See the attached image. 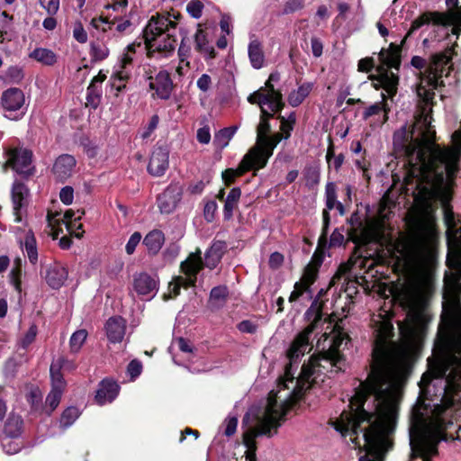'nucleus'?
Instances as JSON below:
<instances>
[{
  "label": "nucleus",
  "instance_id": "obj_4",
  "mask_svg": "<svg viewBox=\"0 0 461 461\" xmlns=\"http://www.w3.org/2000/svg\"><path fill=\"white\" fill-rule=\"evenodd\" d=\"M407 231L391 241L388 251L408 276L399 294L404 308L422 307L433 291L437 230L433 203H411L405 215Z\"/></svg>",
  "mask_w": 461,
  "mask_h": 461
},
{
  "label": "nucleus",
  "instance_id": "obj_21",
  "mask_svg": "<svg viewBox=\"0 0 461 461\" xmlns=\"http://www.w3.org/2000/svg\"><path fill=\"white\" fill-rule=\"evenodd\" d=\"M149 88L154 89L161 99H168L173 88V83L167 71H160L155 78V82L149 83Z\"/></svg>",
  "mask_w": 461,
  "mask_h": 461
},
{
  "label": "nucleus",
  "instance_id": "obj_55",
  "mask_svg": "<svg viewBox=\"0 0 461 461\" xmlns=\"http://www.w3.org/2000/svg\"><path fill=\"white\" fill-rule=\"evenodd\" d=\"M13 438H2V444L5 451L7 454L13 455L17 453L21 449V446L15 442L12 441Z\"/></svg>",
  "mask_w": 461,
  "mask_h": 461
},
{
  "label": "nucleus",
  "instance_id": "obj_34",
  "mask_svg": "<svg viewBox=\"0 0 461 461\" xmlns=\"http://www.w3.org/2000/svg\"><path fill=\"white\" fill-rule=\"evenodd\" d=\"M283 139V135L280 133H276L271 137L265 136L263 139L258 140L262 147L261 149L263 152L267 154V157H271L273 155L274 149Z\"/></svg>",
  "mask_w": 461,
  "mask_h": 461
},
{
  "label": "nucleus",
  "instance_id": "obj_39",
  "mask_svg": "<svg viewBox=\"0 0 461 461\" xmlns=\"http://www.w3.org/2000/svg\"><path fill=\"white\" fill-rule=\"evenodd\" d=\"M175 44H176V39L173 35L170 33L167 34V37L164 39L163 41L158 42V44L155 42V45L149 52V55L151 54V52L158 51V52H171L175 50Z\"/></svg>",
  "mask_w": 461,
  "mask_h": 461
},
{
  "label": "nucleus",
  "instance_id": "obj_52",
  "mask_svg": "<svg viewBox=\"0 0 461 461\" xmlns=\"http://www.w3.org/2000/svg\"><path fill=\"white\" fill-rule=\"evenodd\" d=\"M141 240V234L138 231L134 232L129 239L126 246L125 250L127 254L131 255L134 251L138 244L140 243Z\"/></svg>",
  "mask_w": 461,
  "mask_h": 461
},
{
  "label": "nucleus",
  "instance_id": "obj_35",
  "mask_svg": "<svg viewBox=\"0 0 461 461\" xmlns=\"http://www.w3.org/2000/svg\"><path fill=\"white\" fill-rule=\"evenodd\" d=\"M237 129V126L221 129L218 133L215 134L214 143L221 149L225 148L229 144L230 139L233 137Z\"/></svg>",
  "mask_w": 461,
  "mask_h": 461
},
{
  "label": "nucleus",
  "instance_id": "obj_62",
  "mask_svg": "<svg viewBox=\"0 0 461 461\" xmlns=\"http://www.w3.org/2000/svg\"><path fill=\"white\" fill-rule=\"evenodd\" d=\"M27 208L26 203H15L14 207V221L16 222H22L23 219V215L26 213Z\"/></svg>",
  "mask_w": 461,
  "mask_h": 461
},
{
  "label": "nucleus",
  "instance_id": "obj_38",
  "mask_svg": "<svg viewBox=\"0 0 461 461\" xmlns=\"http://www.w3.org/2000/svg\"><path fill=\"white\" fill-rule=\"evenodd\" d=\"M90 54L95 62L104 60L109 55V49L103 43L91 42Z\"/></svg>",
  "mask_w": 461,
  "mask_h": 461
},
{
  "label": "nucleus",
  "instance_id": "obj_10",
  "mask_svg": "<svg viewBox=\"0 0 461 461\" xmlns=\"http://www.w3.org/2000/svg\"><path fill=\"white\" fill-rule=\"evenodd\" d=\"M269 158L261 149L251 150L244 156L238 169L228 168L223 171L222 178L227 185H230L236 176H240L249 170L265 167Z\"/></svg>",
  "mask_w": 461,
  "mask_h": 461
},
{
  "label": "nucleus",
  "instance_id": "obj_61",
  "mask_svg": "<svg viewBox=\"0 0 461 461\" xmlns=\"http://www.w3.org/2000/svg\"><path fill=\"white\" fill-rule=\"evenodd\" d=\"M375 68L373 58H365L358 61V70L361 72H369Z\"/></svg>",
  "mask_w": 461,
  "mask_h": 461
},
{
  "label": "nucleus",
  "instance_id": "obj_47",
  "mask_svg": "<svg viewBox=\"0 0 461 461\" xmlns=\"http://www.w3.org/2000/svg\"><path fill=\"white\" fill-rule=\"evenodd\" d=\"M429 23V18H428V14L426 13L420 15L417 19H415L411 25L409 32H407L405 38L402 41L403 43L406 38L410 37L415 31L420 29L422 25L428 24Z\"/></svg>",
  "mask_w": 461,
  "mask_h": 461
},
{
  "label": "nucleus",
  "instance_id": "obj_17",
  "mask_svg": "<svg viewBox=\"0 0 461 461\" xmlns=\"http://www.w3.org/2000/svg\"><path fill=\"white\" fill-rule=\"evenodd\" d=\"M104 329L111 343L122 342L126 331V321L120 316L111 317L107 320Z\"/></svg>",
  "mask_w": 461,
  "mask_h": 461
},
{
  "label": "nucleus",
  "instance_id": "obj_22",
  "mask_svg": "<svg viewBox=\"0 0 461 461\" xmlns=\"http://www.w3.org/2000/svg\"><path fill=\"white\" fill-rule=\"evenodd\" d=\"M426 14H428L429 22L432 21L436 25L449 26L454 23H458L461 26V9L447 13L426 12Z\"/></svg>",
  "mask_w": 461,
  "mask_h": 461
},
{
  "label": "nucleus",
  "instance_id": "obj_11",
  "mask_svg": "<svg viewBox=\"0 0 461 461\" xmlns=\"http://www.w3.org/2000/svg\"><path fill=\"white\" fill-rule=\"evenodd\" d=\"M248 101L251 104H267L275 113H280L285 106L281 92L276 90L269 81L266 82L264 87L249 95Z\"/></svg>",
  "mask_w": 461,
  "mask_h": 461
},
{
  "label": "nucleus",
  "instance_id": "obj_51",
  "mask_svg": "<svg viewBox=\"0 0 461 461\" xmlns=\"http://www.w3.org/2000/svg\"><path fill=\"white\" fill-rule=\"evenodd\" d=\"M40 4L51 16L59 9V0H40Z\"/></svg>",
  "mask_w": 461,
  "mask_h": 461
},
{
  "label": "nucleus",
  "instance_id": "obj_28",
  "mask_svg": "<svg viewBox=\"0 0 461 461\" xmlns=\"http://www.w3.org/2000/svg\"><path fill=\"white\" fill-rule=\"evenodd\" d=\"M312 89V83H304L300 86L297 91H293L288 96V102L293 107L300 105Z\"/></svg>",
  "mask_w": 461,
  "mask_h": 461
},
{
  "label": "nucleus",
  "instance_id": "obj_30",
  "mask_svg": "<svg viewBox=\"0 0 461 461\" xmlns=\"http://www.w3.org/2000/svg\"><path fill=\"white\" fill-rule=\"evenodd\" d=\"M22 274H23V262L21 258H16L9 273V281L14 285V289L22 292Z\"/></svg>",
  "mask_w": 461,
  "mask_h": 461
},
{
  "label": "nucleus",
  "instance_id": "obj_16",
  "mask_svg": "<svg viewBox=\"0 0 461 461\" xmlns=\"http://www.w3.org/2000/svg\"><path fill=\"white\" fill-rule=\"evenodd\" d=\"M76 165V158L72 155L62 154L56 158L52 173L59 181L64 182L72 176Z\"/></svg>",
  "mask_w": 461,
  "mask_h": 461
},
{
  "label": "nucleus",
  "instance_id": "obj_8",
  "mask_svg": "<svg viewBox=\"0 0 461 461\" xmlns=\"http://www.w3.org/2000/svg\"><path fill=\"white\" fill-rule=\"evenodd\" d=\"M203 263L201 258V251L191 253L189 257L181 263L180 268L183 276H176L168 285L169 297L173 298L180 294L182 287L194 286L196 282V275L203 268Z\"/></svg>",
  "mask_w": 461,
  "mask_h": 461
},
{
  "label": "nucleus",
  "instance_id": "obj_53",
  "mask_svg": "<svg viewBox=\"0 0 461 461\" xmlns=\"http://www.w3.org/2000/svg\"><path fill=\"white\" fill-rule=\"evenodd\" d=\"M141 371L142 365L137 359L131 361L130 364L128 365L127 372L131 379H135L136 377H138L141 374Z\"/></svg>",
  "mask_w": 461,
  "mask_h": 461
},
{
  "label": "nucleus",
  "instance_id": "obj_41",
  "mask_svg": "<svg viewBox=\"0 0 461 461\" xmlns=\"http://www.w3.org/2000/svg\"><path fill=\"white\" fill-rule=\"evenodd\" d=\"M29 189L27 186L18 181H15L12 188V199L13 202H23L29 196Z\"/></svg>",
  "mask_w": 461,
  "mask_h": 461
},
{
  "label": "nucleus",
  "instance_id": "obj_57",
  "mask_svg": "<svg viewBox=\"0 0 461 461\" xmlns=\"http://www.w3.org/2000/svg\"><path fill=\"white\" fill-rule=\"evenodd\" d=\"M73 36L80 43L86 42L87 33L85 31V29L83 28L81 23H76L74 31H73Z\"/></svg>",
  "mask_w": 461,
  "mask_h": 461
},
{
  "label": "nucleus",
  "instance_id": "obj_25",
  "mask_svg": "<svg viewBox=\"0 0 461 461\" xmlns=\"http://www.w3.org/2000/svg\"><path fill=\"white\" fill-rule=\"evenodd\" d=\"M226 249V244L223 241H215L206 251L205 254V266L211 269L214 268L220 262L223 252Z\"/></svg>",
  "mask_w": 461,
  "mask_h": 461
},
{
  "label": "nucleus",
  "instance_id": "obj_5",
  "mask_svg": "<svg viewBox=\"0 0 461 461\" xmlns=\"http://www.w3.org/2000/svg\"><path fill=\"white\" fill-rule=\"evenodd\" d=\"M312 348H288L287 357L290 361L284 376L272 390L267 398L264 411L258 416L255 426L249 428L243 434V443L247 447L246 461H256V438L258 436L271 437L284 421L288 410L302 396L303 393L312 384L321 382L328 374L338 373L345 368V359L339 348H317L320 354L310 358L303 365L300 375L294 376L293 365Z\"/></svg>",
  "mask_w": 461,
  "mask_h": 461
},
{
  "label": "nucleus",
  "instance_id": "obj_37",
  "mask_svg": "<svg viewBox=\"0 0 461 461\" xmlns=\"http://www.w3.org/2000/svg\"><path fill=\"white\" fill-rule=\"evenodd\" d=\"M86 338L87 331L86 330H78L75 331L69 339L70 350L74 353L78 352L86 340Z\"/></svg>",
  "mask_w": 461,
  "mask_h": 461
},
{
  "label": "nucleus",
  "instance_id": "obj_31",
  "mask_svg": "<svg viewBox=\"0 0 461 461\" xmlns=\"http://www.w3.org/2000/svg\"><path fill=\"white\" fill-rule=\"evenodd\" d=\"M102 99V86L99 85H95V83H90L87 87L86 94V104L91 106L93 109H96Z\"/></svg>",
  "mask_w": 461,
  "mask_h": 461
},
{
  "label": "nucleus",
  "instance_id": "obj_23",
  "mask_svg": "<svg viewBox=\"0 0 461 461\" xmlns=\"http://www.w3.org/2000/svg\"><path fill=\"white\" fill-rule=\"evenodd\" d=\"M165 243V235L159 230H150L143 240V244L151 255H156L159 252Z\"/></svg>",
  "mask_w": 461,
  "mask_h": 461
},
{
  "label": "nucleus",
  "instance_id": "obj_9",
  "mask_svg": "<svg viewBox=\"0 0 461 461\" xmlns=\"http://www.w3.org/2000/svg\"><path fill=\"white\" fill-rule=\"evenodd\" d=\"M73 364L64 357H59L50 366L51 391L47 396L46 403L50 406V411H54L60 402L66 382L60 373V369H72Z\"/></svg>",
  "mask_w": 461,
  "mask_h": 461
},
{
  "label": "nucleus",
  "instance_id": "obj_20",
  "mask_svg": "<svg viewBox=\"0 0 461 461\" xmlns=\"http://www.w3.org/2000/svg\"><path fill=\"white\" fill-rule=\"evenodd\" d=\"M47 284L53 289L61 287L68 278V270L60 264H53L47 267L44 275Z\"/></svg>",
  "mask_w": 461,
  "mask_h": 461
},
{
  "label": "nucleus",
  "instance_id": "obj_18",
  "mask_svg": "<svg viewBox=\"0 0 461 461\" xmlns=\"http://www.w3.org/2000/svg\"><path fill=\"white\" fill-rule=\"evenodd\" d=\"M2 106L6 111H18L25 102L23 92L20 88L11 87L4 91L1 97Z\"/></svg>",
  "mask_w": 461,
  "mask_h": 461
},
{
  "label": "nucleus",
  "instance_id": "obj_60",
  "mask_svg": "<svg viewBox=\"0 0 461 461\" xmlns=\"http://www.w3.org/2000/svg\"><path fill=\"white\" fill-rule=\"evenodd\" d=\"M238 329L241 332L253 334L257 331L258 326L251 321L246 320L238 324Z\"/></svg>",
  "mask_w": 461,
  "mask_h": 461
},
{
  "label": "nucleus",
  "instance_id": "obj_59",
  "mask_svg": "<svg viewBox=\"0 0 461 461\" xmlns=\"http://www.w3.org/2000/svg\"><path fill=\"white\" fill-rule=\"evenodd\" d=\"M159 122V118L157 114H154L148 124V126L145 128L144 131L141 134L142 139L149 138L153 131L158 127Z\"/></svg>",
  "mask_w": 461,
  "mask_h": 461
},
{
  "label": "nucleus",
  "instance_id": "obj_36",
  "mask_svg": "<svg viewBox=\"0 0 461 461\" xmlns=\"http://www.w3.org/2000/svg\"><path fill=\"white\" fill-rule=\"evenodd\" d=\"M228 289L226 286H217L212 289L210 294V303L213 307L222 306L227 299Z\"/></svg>",
  "mask_w": 461,
  "mask_h": 461
},
{
  "label": "nucleus",
  "instance_id": "obj_64",
  "mask_svg": "<svg viewBox=\"0 0 461 461\" xmlns=\"http://www.w3.org/2000/svg\"><path fill=\"white\" fill-rule=\"evenodd\" d=\"M212 79L207 74H203L197 80V86L203 92H207L211 86Z\"/></svg>",
  "mask_w": 461,
  "mask_h": 461
},
{
  "label": "nucleus",
  "instance_id": "obj_13",
  "mask_svg": "<svg viewBox=\"0 0 461 461\" xmlns=\"http://www.w3.org/2000/svg\"><path fill=\"white\" fill-rule=\"evenodd\" d=\"M176 23L170 21L167 17L157 14L150 17L148 24L143 30V38L148 51H150L157 38L169 31V28H175Z\"/></svg>",
  "mask_w": 461,
  "mask_h": 461
},
{
  "label": "nucleus",
  "instance_id": "obj_54",
  "mask_svg": "<svg viewBox=\"0 0 461 461\" xmlns=\"http://www.w3.org/2000/svg\"><path fill=\"white\" fill-rule=\"evenodd\" d=\"M224 425H225L224 434L227 437H230L236 432L237 426H238V419L236 417L229 416L225 420Z\"/></svg>",
  "mask_w": 461,
  "mask_h": 461
},
{
  "label": "nucleus",
  "instance_id": "obj_15",
  "mask_svg": "<svg viewBox=\"0 0 461 461\" xmlns=\"http://www.w3.org/2000/svg\"><path fill=\"white\" fill-rule=\"evenodd\" d=\"M169 150L162 146L155 148L152 151L149 162L148 165V171L154 176H161L168 168Z\"/></svg>",
  "mask_w": 461,
  "mask_h": 461
},
{
  "label": "nucleus",
  "instance_id": "obj_2",
  "mask_svg": "<svg viewBox=\"0 0 461 461\" xmlns=\"http://www.w3.org/2000/svg\"><path fill=\"white\" fill-rule=\"evenodd\" d=\"M372 326L375 340L371 372L351 397L350 410L333 421L336 430L342 435L349 433L354 445L365 448L366 454L359 461H384L393 448L402 386L415 344L414 328L402 324L399 330L402 342L393 339V326L386 313L375 315Z\"/></svg>",
  "mask_w": 461,
  "mask_h": 461
},
{
  "label": "nucleus",
  "instance_id": "obj_50",
  "mask_svg": "<svg viewBox=\"0 0 461 461\" xmlns=\"http://www.w3.org/2000/svg\"><path fill=\"white\" fill-rule=\"evenodd\" d=\"M417 94L426 104L433 105V99L435 96L433 90L427 89L426 86H420L417 89Z\"/></svg>",
  "mask_w": 461,
  "mask_h": 461
},
{
  "label": "nucleus",
  "instance_id": "obj_24",
  "mask_svg": "<svg viewBox=\"0 0 461 461\" xmlns=\"http://www.w3.org/2000/svg\"><path fill=\"white\" fill-rule=\"evenodd\" d=\"M23 420L21 416L11 414L7 419L5 429L4 437L6 438H17L23 433Z\"/></svg>",
  "mask_w": 461,
  "mask_h": 461
},
{
  "label": "nucleus",
  "instance_id": "obj_6",
  "mask_svg": "<svg viewBox=\"0 0 461 461\" xmlns=\"http://www.w3.org/2000/svg\"><path fill=\"white\" fill-rule=\"evenodd\" d=\"M401 52V45L395 43H391L387 50L382 49L378 54L381 65L376 67L378 75L370 77L372 80L378 81L392 98L397 93L399 77L389 71L388 68H393L399 70L402 62Z\"/></svg>",
  "mask_w": 461,
  "mask_h": 461
},
{
  "label": "nucleus",
  "instance_id": "obj_45",
  "mask_svg": "<svg viewBox=\"0 0 461 461\" xmlns=\"http://www.w3.org/2000/svg\"><path fill=\"white\" fill-rule=\"evenodd\" d=\"M38 333V329L35 324H32L24 334V336L20 339L19 344L23 348H26L30 346L35 339L36 335Z\"/></svg>",
  "mask_w": 461,
  "mask_h": 461
},
{
  "label": "nucleus",
  "instance_id": "obj_42",
  "mask_svg": "<svg viewBox=\"0 0 461 461\" xmlns=\"http://www.w3.org/2000/svg\"><path fill=\"white\" fill-rule=\"evenodd\" d=\"M318 269L313 265H308L303 272V276L301 277L299 283H302L307 288H311V285L315 282L317 277Z\"/></svg>",
  "mask_w": 461,
  "mask_h": 461
},
{
  "label": "nucleus",
  "instance_id": "obj_12",
  "mask_svg": "<svg viewBox=\"0 0 461 461\" xmlns=\"http://www.w3.org/2000/svg\"><path fill=\"white\" fill-rule=\"evenodd\" d=\"M7 161L5 167H11L17 174L28 178L35 173L32 166V152L23 148L10 149L7 151Z\"/></svg>",
  "mask_w": 461,
  "mask_h": 461
},
{
  "label": "nucleus",
  "instance_id": "obj_46",
  "mask_svg": "<svg viewBox=\"0 0 461 461\" xmlns=\"http://www.w3.org/2000/svg\"><path fill=\"white\" fill-rule=\"evenodd\" d=\"M203 9V4L200 0H191L186 6L188 14L195 19H199L202 16Z\"/></svg>",
  "mask_w": 461,
  "mask_h": 461
},
{
  "label": "nucleus",
  "instance_id": "obj_58",
  "mask_svg": "<svg viewBox=\"0 0 461 461\" xmlns=\"http://www.w3.org/2000/svg\"><path fill=\"white\" fill-rule=\"evenodd\" d=\"M277 119L281 122L280 129L283 131L281 133L283 135V139H288L291 136V131L294 129V126L292 124H288V122H286V118L281 114H278Z\"/></svg>",
  "mask_w": 461,
  "mask_h": 461
},
{
  "label": "nucleus",
  "instance_id": "obj_44",
  "mask_svg": "<svg viewBox=\"0 0 461 461\" xmlns=\"http://www.w3.org/2000/svg\"><path fill=\"white\" fill-rule=\"evenodd\" d=\"M454 53L453 47L447 48L444 52L436 53L433 55V62L436 66L444 67L447 65L451 59L452 55Z\"/></svg>",
  "mask_w": 461,
  "mask_h": 461
},
{
  "label": "nucleus",
  "instance_id": "obj_3",
  "mask_svg": "<svg viewBox=\"0 0 461 461\" xmlns=\"http://www.w3.org/2000/svg\"><path fill=\"white\" fill-rule=\"evenodd\" d=\"M432 120V108L423 107L412 131L404 126L393 133L394 150L404 158L402 176L393 175L394 185L412 202H451L460 169L461 128L452 133L451 146H440Z\"/></svg>",
  "mask_w": 461,
  "mask_h": 461
},
{
  "label": "nucleus",
  "instance_id": "obj_27",
  "mask_svg": "<svg viewBox=\"0 0 461 461\" xmlns=\"http://www.w3.org/2000/svg\"><path fill=\"white\" fill-rule=\"evenodd\" d=\"M249 57L252 67L258 69L263 67L265 57L258 41H251L249 45Z\"/></svg>",
  "mask_w": 461,
  "mask_h": 461
},
{
  "label": "nucleus",
  "instance_id": "obj_40",
  "mask_svg": "<svg viewBox=\"0 0 461 461\" xmlns=\"http://www.w3.org/2000/svg\"><path fill=\"white\" fill-rule=\"evenodd\" d=\"M80 412L76 407H68L66 409L60 418L59 423L60 426L64 429L71 426L77 419L79 417Z\"/></svg>",
  "mask_w": 461,
  "mask_h": 461
},
{
  "label": "nucleus",
  "instance_id": "obj_14",
  "mask_svg": "<svg viewBox=\"0 0 461 461\" xmlns=\"http://www.w3.org/2000/svg\"><path fill=\"white\" fill-rule=\"evenodd\" d=\"M133 289L139 295L153 297L158 290V281L148 273H136L133 276Z\"/></svg>",
  "mask_w": 461,
  "mask_h": 461
},
{
  "label": "nucleus",
  "instance_id": "obj_7",
  "mask_svg": "<svg viewBox=\"0 0 461 461\" xmlns=\"http://www.w3.org/2000/svg\"><path fill=\"white\" fill-rule=\"evenodd\" d=\"M84 214L83 212L77 210L74 212L72 210H67L64 212L61 211L49 210L47 214L48 228L50 229L49 234L54 239H58L59 235L63 232V226L67 229L70 235H74L77 238H81L83 235L82 225L77 224Z\"/></svg>",
  "mask_w": 461,
  "mask_h": 461
},
{
  "label": "nucleus",
  "instance_id": "obj_29",
  "mask_svg": "<svg viewBox=\"0 0 461 461\" xmlns=\"http://www.w3.org/2000/svg\"><path fill=\"white\" fill-rule=\"evenodd\" d=\"M30 57L46 66H51L57 62L56 54L52 50L44 48L35 49L30 54Z\"/></svg>",
  "mask_w": 461,
  "mask_h": 461
},
{
  "label": "nucleus",
  "instance_id": "obj_63",
  "mask_svg": "<svg viewBox=\"0 0 461 461\" xmlns=\"http://www.w3.org/2000/svg\"><path fill=\"white\" fill-rule=\"evenodd\" d=\"M270 131L271 129L269 122L260 120V122L257 127L258 140L263 139L265 136H267Z\"/></svg>",
  "mask_w": 461,
  "mask_h": 461
},
{
  "label": "nucleus",
  "instance_id": "obj_26",
  "mask_svg": "<svg viewBox=\"0 0 461 461\" xmlns=\"http://www.w3.org/2000/svg\"><path fill=\"white\" fill-rule=\"evenodd\" d=\"M21 247L23 253L27 256L32 264H36L38 261V249L35 236L32 230H28L21 241Z\"/></svg>",
  "mask_w": 461,
  "mask_h": 461
},
{
  "label": "nucleus",
  "instance_id": "obj_49",
  "mask_svg": "<svg viewBox=\"0 0 461 461\" xmlns=\"http://www.w3.org/2000/svg\"><path fill=\"white\" fill-rule=\"evenodd\" d=\"M132 61V59L127 55V54H124L122 60H121V70H119L118 72H116V78L118 79V81L120 82H124L126 80H128V78L130 77V75L127 71H125V68H126V66L127 65H130Z\"/></svg>",
  "mask_w": 461,
  "mask_h": 461
},
{
  "label": "nucleus",
  "instance_id": "obj_56",
  "mask_svg": "<svg viewBox=\"0 0 461 461\" xmlns=\"http://www.w3.org/2000/svg\"><path fill=\"white\" fill-rule=\"evenodd\" d=\"M303 7V0H288L284 7V14H292Z\"/></svg>",
  "mask_w": 461,
  "mask_h": 461
},
{
  "label": "nucleus",
  "instance_id": "obj_32",
  "mask_svg": "<svg viewBox=\"0 0 461 461\" xmlns=\"http://www.w3.org/2000/svg\"><path fill=\"white\" fill-rule=\"evenodd\" d=\"M312 299V290L307 288L302 283L296 282L294 286V290L291 293L288 301L289 303H295L298 301L310 300Z\"/></svg>",
  "mask_w": 461,
  "mask_h": 461
},
{
  "label": "nucleus",
  "instance_id": "obj_48",
  "mask_svg": "<svg viewBox=\"0 0 461 461\" xmlns=\"http://www.w3.org/2000/svg\"><path fill=\"white\" fill-rule=\"evenodd\" d=\"M182 188L178 185H170L162 194L164 199H173L178 202L181 199Z\"/></svg>",
  "mask_w": 461,
  "mask_h": 461
},
{
  "label": "nucleus",
  "instance_id": "obj_19",
  "mask_svg": "<svg viewBox=\"0 0 461 461\" xmlns=\"http://www.w3.org/2000/svg\"><path fill=\"white\" fill-rule=\"evenodd\" d=\"M120 386L112 380L104 379L100 384L95 394V401L99 405L112 402L118 395Z\"/></svg>",
  "mask_w": 461,
  "mask_h": 461
},
{
  "label": "nucleus",
  "instance_id": "obj_33",
  "mask_svg": "<svg viewBox=\"0 0 461 461\" xmlns=\"http://www.w3.org/2000/svg\"><path fill=\"white\" fill-rule=\"evenodd\" d=\"M195 50L201 52H208L209 58L215 57V50L212 47H207V39L203 30L198 29L194 35Z\"/></svg>",
  "mask_w": 461,
  "mask_h": 461
},
{
  "label": "nucleus",
  "instance_id": "obj_43",
  "mask_svg": "<svg viewBox=\"0 0 461 461\" xmlns=\"http://www.w3.org/2000/svg\"><path fill=\"white\" fill-rule=\"evenodd\" d=\"M305 184L309 187L315 186L320 181V171L316 167H307L303 171Z\"/></svg>",
  "mask_w": 461,
  "mask_h": 461
},
{
  "label": "nucleus",
  "instance_id": "obj_1",
  "mask_svg": "<svg viewBox=\"0 0 461 461\" xmlns=\"http://www.w3.org/2000/svg\"><path fill=\"white\" fill-rule=\"evenodd\" d=\"M447 226L450 269L444 280L441 321L429 370L420 382V394L412 408L409 438L410 461H430L446 430L461 415V216L451 203H442Z\"/></svg>",
  "mask_w": 461,
  "mask_h": 461
}]
</instances>
